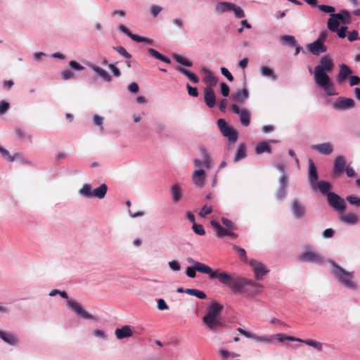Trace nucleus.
I'll list each match as a JSON object with an SVG mask.
<instances>
[{
  "label": "nucleus",
  "mask_w": 360,
  "mask_h": 360,
  "mask_svg": "<svg viewBox=\"0 0 360 360\" xmlns=\"http://www.w3.org/2000/svg\"><path fill=\"white\" fill-rule=\"evenodd\" d=\"M0 153H1V155L3 156V158L6 159L8 161H9V162L14 161L15 157L11 155L9 152L6 149L2 148L1 146H0Z\"/></svg>",
  "instance_id": "3c124183"
},
{
  "label": "nucleus",
  "mask_w": 360,
  "mask_h": 360,
  "mask_svg": "<svg viewBox=\"0 0 360 360\" xmlns=\"http://www.w3.org/2000/svg\"><path fill=\"white\" fill-rule=\"evenodd\" d=\"M335 16V13L330 14V18L328 20L327 27L331 32H335L340 25V20Z\"/></svg>",
  "instance_id": "7c9ffc66"
},
{
  "label": "nucleus",
  "mask_w": 360,
  "mask_h": 360,
  "mask_svg": "<svg viewBox=\"0 0 360 360\" xmlns=\"http://www.w3.org/2000/svg\"><path fill=\"white\" fill-rule=\"evenodd\" d=\"M291 210L294 217L297 219L304 217L306 214V209L304 206L297 199H294L291 202Z\"/></svg>",
  "instance_id": "f8f14e48"
},
{
  "label": "nucleus",
  "mask_w": 360,
  "mask_h": 360,
  "mask_svg": "<svg viewBox=\"0 0 360 360\" xmlns=\"http://www.w3.org/2000/svg\"><path fill=\"white\" fill-rule=\"evenodd\" d=\"M204 101L209 108H213L216 104L214 91L211 87H205L204 89Z\"/></svg>",
  "instance_id": "dca6fc26"
},
{
  "label": "nucleus",
  "mask_w": 360,
  "mask_h": 360,
  "mask_svg": "<svg viewBox=\"0 0 360 360\" xmlns=\"http://www.w3.org/2000/svg\"><path fill=\"white\" fill-rule=\"evenodd\" d=\"M168 264L170 269H172L173 271H179L181 269V266L177 261L174 260L169 262Z\"/></svg>",
  "instance_id": "69168bd1"
},
{
  "label": "nucleus",
  "mask_w": 360,
  "mask_h": 360,
  "mask_svg": "<svg viewBox=\"0 0 360 360\" xmlns=\"http://www.w3.org/2000/svg\"><path fill=\"white\" fill-rule=\"evenodd\" d=\"M223 310V306L218 302H213L207 308L205 316L202 318V323L207 330L216 331L222 327L223 324L219 316Z\"/></svg>",
  "instance_id": "7ed1b4c3"
},
{
  "label": "nucleus",
  "mask_w": 360,
  "mask_h": 360,
  "mask_svg": "<svg viewBox=\"0 0 360 360\" xmlns=\"http://www.w3.org/2000/svg\"><path fill=\"white\" fill-rule=\"evenodd\" d=\"M339 219L347 224L354 225L358 223L359 217L354 213H344L340 212Z\"/></svg>",
  "instance_id": "6ab92c4d"
},
{
  "label": "nucleus",
  "mask_w": 360,
  "mask_h": 360,
  "mask_svg": "<svg viewBox=\"0 0 360 360\" xmlns=\"http://www.w3.org/2000/svg\"><path fill=\"white\" fill-rule=\"evenodd\" d=\"M172 200L174 203L178 202L182 198V192L178 184H174L172 187Z\"/></svg>",
  "instance_id": "473e14b6"
},
{
  "label": "nucleus",
  "mask_w": 360,
  "mask_h": 360,
  "mask_svg": "<svg viewBox=\"0 0 360 360\" xmlns=\"http://www.w3.org/2000/svg\"><path fill=\"white\" fill-rule=\"evenodd\" d=\"M92 187L90 184H86L79 190V193L86 198H92Z\"/></svg>",
  "instance_id": "ea45409f"
},
{
  "label": "nucleus",
  "mask_w": 360,
  "mask_h": 360,
  "mask_svg": "<svg viewBox=\"0 0 360 360\" xmlns=\"http://www.w3.org/2000/svg\"><path fill=\"white\" fill-rule=\"evenodd\" d=\"M196 271L208 274L211 278H218L221 283L229 287L234 292H242L248 287L254 289L262 287L260 284L242 276L213 271L212 268L203 263H197L195 266L188 267L186 274L190 278H195Z\"/></svg>",
  "instance_id": "f257e3e1"
},
{
  "label": "nucleus",
  "mask_w": 360,
  "mask_h": 360,
  "mask_svg": "<svg viewBox=\"0 0 360 360\" xmlns=\"http://www.w3.org/2000/svg\"><path fill=\"white\" fill-rule=\"evenodd\" d=\"M328 204L336 211L343 212L346 208L345 200L334 193H328Z\"/></svg>",
  "instance_id": "6e6552de"
},
{
  "label": "nucleus",
  "mask_w": 360,
  "mask_h": 360,
  "mask_svg": "<svg viewBox=\"0 0 360 360\" xmlns=\"http://www.w3.org/2000/svg\"><path fill=\"white\" fill-rule=\"evenodd\" d=\"M222 224L226 227L228 230H236L237 228L234 224L229 219L222 217L221 219Z\"/></svg>",
  "instance_id": "09e8293b"
},
{
  "label": "nucleus",
  "mask_w": 360,
  "mask_h": 360,
  "mask_svg": "<svg viewBox=\"0 0 360 360\" xmlns=\"http://www.w3.org/2000/svg\"><path fill=\"white\" fill-rule=\"evenodd\" d=\"M347 27H341L340 29L338 27L337 28V30H335V32H337L338 36L340 38H345L346 37V32H347Z\"/></svg>",
  "instance_id": "0e129e2a"
},
{
  "label": "nucleus",
  "mask_w": 360,
  "mask_h": 360,
  "mask_svg": "<svg viewBox=\"0 0 360 360\" xmlns=\"http://www.w3.org/2000/svg\"><path fill=\"white\" fill-rule=\"evenodd\" d=\"M204 72H205L204 80L207 85L206 87L213 88L217 84V83L218 82L217 77H215L214 73L212 71H210V70L204 69Z\"/></svg>",
  "instance_id": "4be33fe9"
},
{
  "label": "nucleus",
  "mask_w": 360,
  "mask_h": 360,
  "mask_svg": "<svg viewBox=\"0 0 360 360\" xmlns=\"http://www.w3.org/2000/svg\"><path fill=\"white\" fill-rule=\"evenodd\" d=\"M176 70L187 77L192 82L196 84L199 82V78L195 73L191 72V71L180 66H177Z\"/></svg>",
  "instance_id": "cd10ccee"
},
{
  "label": "nucleus",
  "mask_w": 360,
  "mask_h": 360,
  "mask_svg": "<svg viewBox=\"0 0 360 360\" xmlns=\"http://www.w3.org/2000/svg\"><path fill=\"white\" fill-rule=\"evenodd\" d=\"M335 17H337L340 22H342L343 24H348L351 21L350 13L347 10H342L340 13H335Z\"/></svg>",
  "instance_id": "72a5a7b5"
},
{
  "label": "nucleus",
  "mask_w": 360,
  "mask_h": 360,
  "mask_svg": "<svg viewBox=\"0 0 360 360\" xmlns=\"http://www.w3.org/2000/svg\"><path fill=\"white\" fill-rule=\"evenodd\" d=\"M200 152L203 160H194V165L196 168L205 167L206 169H209L212 164L210 156L205 148H201Z\"/></svg>",
  "instance_id": "4468645a"
},
{
  "label": "nucleus",
  "mask_w": 360,
  "mask_h": 360,
  "mask_svg": "<svg viewBox=\"0 0 360 360\" xmlns=\"http://www.w3.org/2000/svg\"><path fill=\"white\" fill-rule=\"evenodd\" d=\"M173 58L177 63H180L182 65H184L186 67H191L193 65V63L191 61H190L187 58H186L181 56H179L178 54H174Z\"/></svg>",
  "instance_id": "a19ab883"
},
{
  "label": "nucleus",
  "mask_w": 360,
  "mask_h": 360,
  "mask_svg": "<svg viewBox=\"0 0 360 360\" xmlns=\"http://www.w3.org/2000/svg\"><path fill=\"white\" fill-rule=\"evenodd\" d=\"M0 338H1L5 342L11 345H14L17 343V338L14 335L1 330Z\"/></svg>",
  "instance_id": "c756f323"
},
{
  "label": "nucleus",
  "mask_w": 360,
  "mask_h": 360,
  "mask_svg": "<svg viewBox=\"0 0 360 360\" xmlns=\"http://www.w3.org/2000/svg\"><path fill=\"white\" fill-rule=\"evenodd\" d=\"M131 39L136 42H145L149 44H153L152 39L143 37H140L136 34L131 36Z\"/></svg>",
  "instance_id": "49530a36"
},
{
  "label": "nucleus",
  "mask_w": 360,
  "mask_h": 360,
  "mask_svg": "<svg viewBox=\"0 0 360 360\" xmlns=\"http://www.w3.org/2000/svg\"><path fill=\"white\" fill-rule=\"evenodd\" d=\"M114 49L126 58L130 59L131 58V54H129L123 46H116L114 47Z\"/></svg>",
  "instance_id": "864d4df0"
},
{
  "label": "nucleus",
  "mask_w": 360,
  "mask_h": 360,
  "mask_svg": "<svg viewBox=\"0 0 360 360\" xmlns=\"http://www.w3.org/2000/svg\"><path fill=\"white\" fill-rule=\"evenodd\" d=\"M212 212V208L211 206L208 207L206 205L202 207V208L200 210L199 214L202 217H205L209 214H211Z\"/></svg>",
  "instance_id": "6e6d98bb"
},
{
  "label": "nucleus",
  "mask_w": 360,
  "mask_h": 360,
  "mask_svg": "<svg viewBox=\"0 0 360 360\" xmlns=\"http://www.w3.org/2000/svg\"><path fill=\"white\" fill-rule=\"evenodd\" d=\"M63 79L67 80L74 77V74L69 70H65L61 73Z\"/></svg>",
  "instance_id": "774afa93"
},
{
  "label": "nucleus",
  "mask_w": 360,
  "mask_h": 360,
  "mask_svg": "<svg viewBox=\"0 0 360 360\" xmlns=\"http://www.w3.org/2000/svg\"><path fill=\"white\" fill-rule=\"evenodd\" d=\"M69 66L71 69L75 70H82L84 68L82 65H81L79 63H78L75 60L70 61Z\"/></svg>",
  "instance_id": "bf43d9fd"
},
{
  "label": "nucleus",
  "mask_w": 360,
  "mask_h": 360,
  "mask_svg": "<svg viewBox=\"0 0 360 360\" xmlns=\"http://www.w3.org/2000/svg\"><path fill=\"white\" fill-rule=\"evenodd\" d=\"M205 172L202 169L195 170L193 174V181L195 184L202 187L205 184Z\"/></svg>",
  "instance_id": "412c9836"
},
{
  "label": "nucleus",
  "mask_w": 360,
  "mask_h": 360,
  "mask_svg": "<svg viewBox=\"0 0 360 360\" xmlns=\"http://www.w3.org/2000/svg\"><path fill=\"white\" fill-rule=\"evenodd\" d=\"M148 53H150V55L156 58V59H158L162 62H165L166 63H171V60H169V58H168L167 57L162 55L161 53H160L158 51H157L155 49H152V48H150L148 49Z\"/></svg>",
  "instance_id": "c9c22d12"
},
{
  "label": "nucleus",
  "mask_w": 360,
  "mask_h": 360,
  "mask_svg": "<svg viewBox=\"0 0 360 360\" xmlns=\"http://www.w3.org/2000/svg\"><path fill=\"white\" fill-rule=\"evenodd\" d=\"M298 259L317 264H322L324 262V257L319 252L312 250L310 246L305 247L304 251L299 255Z\"/></svg>",
  "instance_id": "39448f33"
},
{
  "label": "nucleus",
  "mask_w": 360,
  "mask_h": 360,
  "mask_svg": "<svg viewBox=\"0 0 360 360\" xmlns=\"http://www.w3.org/2000/svg\"><path fill=\"white\" fill-rule=\"evenodd\" d=\"M188 93L190 96L197 97L198 96V91L196 87H192L188 84L186 85Z\"/></svg>",
  "instance_id": "052dcab7"
},
{
  "label": "nucleus",
  "mask_w": 360,
  "mask_h": 360,
  "mask_svg": "<svg viewBox=\"0 0 360 360\" xmlns=\"http://www.w3.org/2000/svg\"><path fill=\"white\" fill-rule=\"evenodd\" d=\"M220 89H221V93L224 96L226 97L229 96L230 89L226 83H224V82L221 83Z\"/></svg>",
  "instance_id": "4d7b16f0"
},
{
  "label": "nucleus",
  "mask_w": 360,
  "mask_h": 360,
  "mask_svg": "<svg viewBox=\"0 0 360 360\" xmlns=\"http://www.w3.org/2000/svg\"><path fill=\"white\" fill-rule=\"evenodd\" d=\"M67 305L73 311H75L78 316L84 319L96 320V318L86 311L84 310L82 307L78 302L70 300L67 302Z\"/></svg>",
  "instance_id": "1a4fd4ad"
},
{
  "label": "nucleus",
  "mask_w": 360,
  "mask_h": 360,
  "mask_svg": "<svg viewBox=\"0 0 360 360\" xmlns=\"http://www.w3.org/2000/svg\"><path fill=\"white\" fill-rule=\"evenodd\" d=\"M311 148L314 150L319 152L321 154L326 155L331 154L333 151V146L329 142H326V143H321V144L312 145L311 146Z\"/></svg>",
  "instance_id": "f3484780"
},
{
  "label": "nucleus",
  "mask_w": 360,
  "mask_h": 360,
  "mask_svg": "<svg viewBox=\"0 0 360 360\" xmlns=\"http://www.w3.org/2000/svg\"><path fill=\"white\" fill-rule=\"evenodd\" d=\"M352 74V70L346 65L342 64L340 65V72L337 77L338 83H342L346 80L347 77Z\"/></svg>",
  "instance_id": "5701e85b"
},
{
  "label": "nucleus",
  "mask_w": 360,
  "mask_h": 360,
  "mask_svg": "<svg viewBox=\"0 0 360 360\" xmlns=\"http://www.w3.org/2000/svg\"><path fill=\"white\" fill-rule=\"evenodd\" d=\"M281 40L290 46H296V40L293 36L283 35L281 37Z\"/></svg>",
  "instance_id": "c03bdc74"
},
{
  "label": "nucleus",
  "mask_w": 360,
  "mask_h": 360,
  "mask_svg": "<svg viewBox=\"0 0 360 360\" xmlns=\"http://www.w3.org/2000/svg\"><path fill=\"white\" fill-rule=\"evenodd\" d=\"M246 156V146L244 143H240L238 146V148L236 151V154L234 157L233 161L235 162L239 161L240 160L245 158Z\"/></svg>",
  "instance_id": "f704fd0d"
},
{
  "label": "nucleus",
  "mask_w": 360,
  "mask_h": 360,
  "mask_svg": "<svg viewBox=\"0 0 360 360\" xmlns=\"http://www.w3.org/2000/svg\"><path fill=\"white\" fill-rule=\"evenodd\" d=\"M248 96L249 92L246 86L245 85L242 91H238L236 92V94L233 95V99L238 103H243L248 98Z\"/></svg>",
  "instance_id": "bb28decb"
},
{
  "label": "nucleus",
  "mask_w": 360,
  "mask_h": 360,
  "mask_svg": "<svg viewBox=\"0 0 360 360\" xmlns=\"http://www.w3.org/2000/svg\"><path fill=\"white\" fill-rule=\"evenodd\" d=\"M276 340L279 342H283L285 340H289V341H296L299 342H303L309 346H311L316 349L317 351H321L323 349V345L321 342H319L318 341L311 340V339H307V340H302L300 338H295L290 335H285L282 333H278L276 335Z\"/></svg>",
  "instance_id": "423d86ee"
},
{
  "label": "nucleus",
  "mask_w": 360,
  "mask_h": 360,
  "mask_svg": "<svg viewBox=\"0 0 360 360\" xmlns=\"http://www.w3.org/2000/svg\"><path fill=\"white\" fill-rule=\"evenodd\" d=\"M234 8L233 4L231 2L222 1L219 2L215 6V11L218 13H223L227 11H231V9Z\"/></svg>",
  "instance_id": "a878e982"
},
{
  "label": "nucleus",
  "mask_w": 360,
  "mask_h": 360,
  "mask_svg": "<svg viewBox=\"0 0 360 360\" xmlns=\"http://www.w3.org/2000/svg\"><path fill=\"white\" fill-rule=\"evenodd\" d=\"M240 122L243 126H248L250 122V114L246 110H243L240 114Z\"/></svg>",
  "instance_id": "58836bf2"
},
{
  "label": "nucleus",
  "mask_w": 360,
  "mask_h": 360,
  "mask_svg": "<svg viewBox=\"0 0 360 360\" xmlns=\"http://www.w3.org/2000/svg\"><path fill=\"white\" fill-rule=\"evenodd\" d=\"M317 7L320 11L327 13H333L335 12V9L333 6H328V5H318Z\"/></svg>",
  "instance_id": "5fc2aeb1"
},
{
  "label": "nucleus",
  "mask_w": 360,
  "mask_h": 360,
  "mask_svg": "<svg viewBox=\"0 0 360 360\" xmlns=\"http://www.w3.org/2000/svg\"><path fill=\"white\" fill-rule=\"evenodd\" d=\"M217 125L221 134L228 139L230 143H235L237 141L238 132L229 126L224 119L218 120Z\"/></svg>",
  "instance_id": "0eeeda50"
},
{
  "label": "nucleus",
  "mask_w": 360,
  "mask_h": 360,
  "mask_svg": "<svg viewBox=\"0 0 360 360\" xmlns=\"http://www.w3.org/2000/svg\"><path fill=\"white\" fill-rule=\"evenodd\" d=\"M330 263L333 267L331 274L340 283L349 289L357 288V285L354 281V272L347 271L333 261H330Z\"/></svg>",
  "instance_id": "20e7f679"
},
{
  "label": "nucleus",
  "mask_w": 360,
  "mask_h": 360,
  "mask_svg": "<svg viewBox=\"0 0 360 360\" xmlns=\"http://www.w3.org/2000/svg\"><path fill=\"white\" fill-rule=\"evenodd\" d=\"M107 190L108 186H106V184H103L101 185L98 188L94 189L92 191V197H96L99 199H102L105 197Z\"/></svg>",
  "instance_id": "2f4dec72"
},
{
  "label": "nucleus",
  "mask_w": 360,
  "mask_h": 360,
  "mask_svg": "<svg viewBox=\"0 0 360 360\" xmlns=\"http://www.w3.org/2000/svg\"><path fill=\"white\" fill-rule=\"evenodd\" d=\"M346 167V161L343 156H338L334 161V166L332 174L334 176L338 177L344 172Z\"/></svg>",
  "instance_id": "ddd939ff"
},
{
  "label": "nucleus",
  "mask_w": 360,
  "mask_h": 360,
  "mask_svg": "<svg viewBox=\"0 0 360 360\" xmlns=\"http://www.w3.org/2000/svg\"><path fill=\"white\" fill-rule=\"evenodd\" d=\"M221 74L230 82L233 80V77L231 73L229 71V70L226 68H221Z\"/></svg>",
  "instance_id": "13d9d810"
},
{
  "label": "nucleus",
  "mask_w": 360,
  "mask_h": 360,
  "mask_svg": "<svg viewBox=\"0 0 360 360\" xmlns=\"http://www.w3.org/2000/svg\"><path fill=\"white\" fill-rule=\"evenodd\" d=\"M354 105V101L352 98L346 97H340L333 103V108L337 110L352 108Z\"/></svg>",
  "instance_id": "9d476101"
},
{
  "label": "nucleus",
  "mask_w": 360,
  "mask_h": 360,
  "mask_svg": "<svg viewBox=\"0 0 360 360\" xmlns=\"http://www.w3.org/2000/svg\"><path fill=\"white\" fill-rule=\"evenodd\" d=\"M261 73L262 75L266 77L274 76L272 70L268 67H262L261 69Z\"/></svg>",
  "instance_id": "e2e57ef3"
},
{
  "label": "nucleus",
  "mask_w": 360,
  "mask_h": 360,
  "mask_svg": "<svg viewBox=\"0 0 360 360\" xmlns=\"http://www.w3.org/2000/svg\"><path fill=\"white\" fill-rule=\"evenodd\" d=\"M255 150H256L257 154H262L264 152L268 153H271V148L270 146L269 145L268 142H266V141L259 143L257 146Z\"/></svg>",
  "instance_id": "e433bc0d"
},
{
  "label": "nucleus",
  "mask_w": 360,
  "mask_h": 360,
  "mask_svg": "<svg viewBox=\"0 0 360 360\" xmlns=\"http://www.w3.org/2000/svg\"><path fill=\"white\" fill-rule=\"evenodd\" d=\"M115 335L117 339L122 340L131 337L133 335V331L131 326L125 325L120 328H116L115 330Z\"/></svg>",
  "instance_id": "aec40b11"
},
{
  "label": "nucleus",
  "mask_w": 360,
  "mask_h": 360,
  "mask_svg": "<svg viewBox=\"0 0 360 360\" xmlns=\"http://www.w3.org/2000/svg\"><path fill=\"white\" fill-rule=\"evenodd\" d=\"M233 7L234 8L231 9V11H233L235 16L237 18H242L245 17V13L240 7L236 6L234 4Z\"/></svg>",
  "instance_id": "8fccbe9b"
},
{
  "label": "nucleus",
  "mask_w": 360,
  "mask_h": 360,
  "mask_svg": "<svg viewBox=\"0 0 360 360\" xmlns=\"http://www.w3.org/2000/svg\"><path fill=\"white\" fill-rule=\"evenodd\" d=\"M89 67L95 71L100 77H101L105 81L110 82L112 80L111 76L101 68L95 65L91 64Z\"/></svg>",
  "instance_id": "c85d7f7f"
},
{
  "label": "nucleus",
  "mask_w": 360,
  "mask_h": 360,
  "mask_svg": "<svg viewBox=\"0 0 360 360\" xmlns=\"http://www.w3.org/2000/svg\"><path fill=\"white\" fill-rule=\"evenodd\" d=\"M347 202H349L351 205H356L357 207H360V198H358L354 195H348L346 198Z\"/></svg>",
  "instance_id": "603ef678"
},
{
  "label": "nucleus",
  "mask_w": 360,
  "mask_h": 360,
  "mask_svg": "<svg viewBox=\"0 0 360 360\" xmlns=\"http://www.w3.org/2000/svg\"><path fill=\"white\" fill-rule=\"evenodd\" d=\"M350 86H356L360 84V77L356 75L351 76L349 77Z\"/></svg>",
  "instance_id": "338daca9"
},
{
  "label": "nucleus",
  "mask_w": 360,
  "mask_h": 360,
  "mask_svg": "<svg viewBox=\"0 0 360 360\" xmlns=\"http://www.w3.org/2000/svg\"><path fill=\"white\" fill-rule=\"evenodd\" d=\"M313 190L319 189V191L324 194L327 195L328 193H330V191L331 189V185L329 182L326 181H317L316 183V185L314 186V188H312Z\"/></svg>",
  "instance_id": "393cba45"
},
{
  "label": "nucleus",
  "mask_w": 360,
  "mask_h": 360,
  "mask_svg": "<svg viewBox=\"0 0 360 360\" xmlns=\"http://www.w3.org/2000/svg\"><path fill=\"white\" fill-rule=\"evenodd\" d=\"M185 292L190 295L195 296L199 299L204 300L207 298V295L203 291L197 289L186 288Z\"/></svg>",
  "instance_id": "4c0bfd02"
},
{
  "label": "nucleus",
  "mask_w": 360,
  "mask_h": 360,
  "mask_svg": "<svg viewBox=\"0 0 360 360\" xmlns=\"http://www.w3.org/2000/svg\"><path fill=\"white\" fill-rule=\"evenodd\" d=\"M211 226L213 227V229L216 231V236L218 238H223L224 236H228V229H224L222 227L219 223L215 220H212L210 221Z\"/></svg>",
  "instance_id": "b1692460"
},
{
  "label": "nucleus",
  "mask_w": 360,
  "mask_h": 360,
  "mask_svg": "<svg viewBox=\"0 0 360 360\" xmlns=\"http://www.w3.org/2000/svg\"><path fill=\"white\" fill-rule=\"evenodd\" d=\"M192 229L193 231L199 236H204L205 234V231L201 224L194 223V224H193Z\"/></svg>",
  "instance_id": "de8ad7c7"
},
{
  "label": "nucleus",
  "mask_w": 360,
  "mask_h": 360,
  "mask_svg": "<svg viewBox=\"0 0 360 360\" xmlns=\"http://www.w3.org/2000/svg\"><path fill=\"white\" fill-rule=\"evenodd\" d=\"M158 308L162 311L168 309L169 307L163 299H159L158 300Z\"/></svg>",
  "instance_id": "680f3d73"
},
{
  "label": "nucleus",
  "mask_w": 360,
  "mask_h": 360,
  "mask_svg": "<svg viewBox=\"0 0 360 360\" xmlns=\"http://www.w3.org/2000/svg\"><path fill=\"white\" fill-rule=\"evenodd\" d=\"M334 63L328 56H323L319 61V64L314 68V78L316 84L322 88L328 96L335 95V90L333 87L328 73H330L334 69Z\"/></svg>",
  "instance_id": "f03ea898"
},
{
  "label": "nucleus",
  "mask_w": 360,
  "mask_h": 360,
  "mask_svg": "<svg viewBox=\"0 0 360 360\" xmlns=\"http://www.w3.org/2000/svg\"><path fill=\"white\" fill-rule=\"evenodd\" d=\"M250 264L253 268V271L255 275V278L257 280H261L268 273V270L266 269L264 265L255 259L250 261Z\"/></svg>",
  "instance_id": "9b49d317"
},
{
  "label": "nucleus",
  "mask_w": 360,
  "mask_h": 360,
  "mask_svg": "<svg viewBox=\"0 0 360 360\" xmlns=\"http://www.w3.org/2000/svg\"><path fill=\"white\" fill-rule=\"evenodd\" d=\"M307 50L314 56H319L327 51V47L321 41H314L307 46Z\"/></svg>",
  "instance_id": "2eb2a0df"
},
{
  "label": "nucleus",
  "mask_w": 360,
  "mask_h": 360,
  "mask_svg": "<svg viewBox=\"0 0 360 360\" xmlns=\"http://www.w3.org/2000/svg\"><path fill=\"white\" fill-rule=\"evenodd\" d=\"M250 338L254 339L257 342H269L272 340L270 337H269L267 335L259 336V335H257L255 334H252V336Z\"/></svg>",
  "instance_id": "a18cd8bd"
},
{
  "label": "nucleus",
  "mask_w": 360,
  "mask_h": 360,
  "mask_svg": "<svg viewBox=\"0 0 360 360\" xmlns=\"http://www.w3.org/2000/svg\"><path fill=\"white\" fill-rule=\"evenodd\" d=\"M233 250L238 255L240 259H243V261H247L248 258L246 255V252L243 248H240L236 245H233Z\"/></svg>",
  "instance_id": "37998d69"
},
{
  "label": "nucleus",
  "mask_w": 360,
  "mask_h": 360,
  "mask_svg": "<svg viewBox=\"0 0 360 360\" xmlns=\"http://www.w3.org/2000/svg\"><path fill=\"white\" fill-rule=\"evenodd\" d=\"M318 180V173L315 164L311 159L309 160V181L311 188H314Z\"/></svg>",
  "instance_id": "a211bd4d"
},
{
  "label": "nucleus",
  "mask_w": 360,
  "mask_h": 360,
  "mask_svg": "<svg viewBox=\"0 0 360 360\" xmlns=\"http://www.w3.org/2000/svg\"><path fill=\"white\" fill-rule=\"evenodd\" d=\"M219 355L222 360H227L228 358H236L240 356V354L234 353V352H230L229 351L221 349L219 351Z\"/></svg>",
  "instance_id": "79ce46f5"
}]
</instances>
